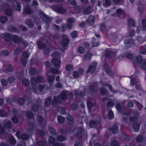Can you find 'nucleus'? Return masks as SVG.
<instances>
[{
	"instance_id": "obj_1",
	"label": "nucleus",
	"mask_w": 146,
	"mask_h": 146,
	"mask_svg": "<svg viewBox=\"0 0 146 146\" xmlns=\"http://www.w3.org/2000/svg\"><path fill=\"white\" fill-rule=\"evenodd\" d=\"M136 59L138 62H140V64L141 67L146 70V60H141V57L139 56H137Z\"/></svg>"
},
{
	"instance_id": "obj_2",
	"label": "nucleus",
	"mask_w": 146,
	"mask_h": 146,
	"mask_svg": "<svg viewBox=\"0 0 146 146\" xmlns=\"http://www.w3.org/2000/svg\"><path fill=\"white\" fill-rule=\"evenodd\" d=\"M52 63L54 65V66L58 68L60 65V59H53L52 60Z\"/></svg>"
},
{
	"instance_id": "obj_3",
	"label": "nucleus",
	"mask_w": 146,
	"mask_h": 146,
	"mask_svg": "<svg viewBox=\"0 0 146 146\" xmlns=\"http://www.w3.org/2000/svg\"><path fill=\"white\" fill-rule=\"evenodd\" d=\"M42 80V77L40 76L36 79L34 78H32L31 80V81L32 84H35L38 82H41Z\"/></svg>"
},
{
	"instance_id": "obj_4",
	"label": "nucleus",
	"mask_w": 146,
	"mask_h": 146,
	"mask_svg": "<svg viewBox=\"0 0 146 146\" xmlns=\"http://www.w3.org/2000/svg\"><path fill=\"white\" fill-rule=\"evenodd\" d=\"M96 65V62L93 63L92 65L89 67L88 70V72L92 73L94 70Z\"/></svg>"
},
{
	"instance_id": "obj_5",
	"label": "nucleus",
	"mask_w": 146,
	"mask_h": 146,
	"mask_svg": "<svg viewBox=\"0 0 146 146\" xmlns=\"http://www.w3.org/2000/svg\"><path fill=\"white\" fill-rule=\"evenodd\" d=\"M74 21V19L73 18L68 19V24L66 25L68 29L70 28L72 26L71 23H73Z\"/></svg>"
},
{
	"instance_id": "obj_6",
	"label": "nucleus",
	"mask_w": 146,
	"mask_h": 146,
	"mask_svg": "<svg viewBox=\"0 0 146 146\" xmlns=\"http://www.w3.org/2000/svg\"><path fill=\"white\" fill-rule=\"evenodd\" d=\"M57 120L59 123H62L64 121V119L63 117L58 116H57Z\"/></svg>"
},
{
	"instance_id": "obj_7",
	"label": "nucleus",
	"mask_w": 146,
	"mask_h": 146,
	"mask_svg": "<svg viewBox=\"0 0 146 146\" xmlns=\"http://www.w3.org/2000/svg\"><path fill=\"white\" fill-rule=\"evenodd\" d=\"M94 17L92 16H90L88 19V21L91 25H93L94 23Z\"/></svg>"
},
{
	"instance_id": "obj_8",
	"label": "nucleus",
	"mask_w": 146,
	"mask_h": 146,
	"mask_svg": "<svg viewBox=\"0 0 146 146\" xmlns=\"http://www.w3.org/2000/svg\"><path fill=\"white\" fill-rule=\"evenodd\" d=\"M133 127L135 131H137L139 129V125L138 123H135L133 125Z\"/></svg>"
},
{
	"instance_id": "obj_9",
	"label": "nucleus",
	"mask_w": 146,
	"mask_h": 146,
	"mask_svg": "<svg viewBox=\"0 0 146 146\" xmlns=\"http://www.w3.org/2000/svg\"><path fill=\"white\" fill-rule=\"evenodd\" d=\"M118 145V142L116 141H113L111 143L110 145H109L110 146H117Z\"/></svg>"
},
{
	"instance_id": "obj_10",
	"label": "nucleus",
	"mask_w": 146,
	"mask_h": 146,
	"mask_svg": "<svg viewBox=\"0 0 146 146\" xmlns=\"http://www.w3.org/2000/svg\"><path fill=\"white\" fill-rule=\"evenodd\" d=\"M128 23L129 26H133L134 24V21L131 19H129L128 20Z\"/></svg>"
},
{
	"instance_id": "obj_11",
	"label": "nucleus",
	"mask_w": 146,
	"mask_h": 146,
	"mask_svg": "<svg viewBox=\"0 0 146 146\" xmlns=\"http://www.w3.org/2000/svg\"><path fill=\"white\" fill-rule=\"evenodd\" d=\"M18 102L20 105H23L25 103V101L22 98H20L18 100Z\"/></svg>"
},
{
	"instance_id": "obj_12",
	"label": "nucleus",
	"mask_w": 146,
	"mask_h": 146,
	"mask_svg": "<svg viewBox=\"0 0 146 146\" xmlns=\"http://www.w3.org/2000/svg\"><path fill=\"white\" fill-rule=\"evenodd\" d=\"M108 116L110 119H112L114 117V114L113 112L110 111L108 113Z\"/></svg>"
},
{
	"instance_id": "obj_13",
	"label": "nucleus",
	"mask_w": 146,
	"mask_h": 146,
	"mask_svg": "<svg viewBox=\"0 0 146 146\" xmlns=\"http://www.w3.org/2000/svg\"><path fill=\"white\" fill-rule=\"evenodd\" d=\"M85 50L82 47H80L78 49V51L80 53H83L84 52Z\"/></svg>"
},
{
	"instance_id": "obj_14",
	"label": "nucleus",
	"mask_w": 146,
	"mask_h": 146,
	"mask_svg": "<svg viewBox=\"0 0 146 146\" xmlns=\"http://www.w3.org/2000/svg\"><path fill=\"white\" fill-rule=\"evenodd\" d=\"M68 39L64 40L62 42V44L63 46H65L68 44Z\"/></svg>"
},
{
	"instance_id": "obj_15",
	"label": "nucleus",
	"mask_w": 146,
	"mask_h": 146,
	"mask_svg": "<svg viewBox=\"0 0 146 146\" xmlns=\"http://www.w3.org/2000/svg\"><path fill=\"white\" fill-rule=\"evenodd\" d=\"M72 37V38H75L77 36V32L74 31L71 34Z\"/></svg>"
},
{
	"instance_id": "obj_16",
	"label": "nucleus",
	"mask_w": 146,
	"mask_h": 146,
	"mask_svg": "<svg viewBox=\"0 0 146 146\" xmlns=\"http://www.w3.org/2000/svg\"><path fill=\"white\" fill-rule=\"evenodd\" d=\"M7 21V18L5 17H3L0 18V21L3 23H5Z\"/></svg>"
},
{
	"instance_id": "obj_17",
	"label": "nucleus",
	"mask_w": 146,
	"mask_h": 146,
	"mask_svg": "<svg viewBox=\"0 0 146 146\" xmlns=\"http://www.w3.org/2000/svg\"><path fill=\"white\" fill-rule=\"evenodd\" d=\"M51 102V101L50 99L49 98V99H47L45 100V104L46 106H48L50 104Z\"/></svg>"
},
{
	"instance_id": "obj_18",
	"label": "nucleus",
	"mask_w": 146,
	"mask_h": 146,
	"mask_svg": "<svg viewBox=\"0 0 146 146\" xmlns=\"http://www.w3.org/2000/svg\"><path fill=\"white\" fill-rule=\"evenodd\" d=\"M23 85L27 86L29 84V82L27 79H25L23 81Z\"/></svg>"
},
{
	"instance_id": "obj_19",
	"label": "nucleus",
	"mask_w": 146,
	"mask_h": 146,
	"mask_svg": "<svg viewBox=\"0 0 146 146\" xmlns=\"http://www.w3.org/2000/svg\"><path fill=\"white\" fill-rule=\"evenodd\" d=\"M136 140L137 142H140L143 141V138L141 136H139L137 137Z\"/></svg>"
},
{
	"instance_id": "obj_20",
	"label": "nucleus",
	"mask_w": 146,
	"mask_h": 146,
	"mask_svg": "<svg viewBox=\"0 0 146 146\" xmlns=\"http://www.w3.org/2000/svg\"><path fill=\"white\" fill-rule=\"evenodd\" d=\"M47 80L49 83L53 82L54 80V78L51 76H49Z\"/></svg>"
},
{
	"instance_id": "obj_21",
	"label": "nucleus",
	"mask_w": 146,
	"mask_h": 146,
	"mask_svg": "<svg viewBox=\"0 0 146 146\" xmlns=\"http://www.w3.org/2000/svg\"><path fill=\"white\" fill-rule=\"evenodd\" d=\"M7 71L12 72L13 71V68L11 66L9 65L6 68Z\"/></svg>"
},
{
	"instance_id": "obj_22",
	"label": "nucleus",
	"mask_w": 146,
	"mask_h": 146,
	"mask_svg": "<svg viewBox=\"0 0 146 146\" xmlns=\"http://www.w3.org/2000/svg\"><path fill=\"white\" fill-rule=\"evenodd\" d=\"M87 104L88 108L89 109H91L93 106V104L91 102H88L87 103Z\"/></svg>"
},
{
	"instance_id": "obj_23",
	"label": "nucleus",
	"mask_w": 146,
	"mask_h": 146,
	"mask_svg": "<svg viewBox=\"0 0 146 146\" xmlns=\"http://www.w3.org/2000/svg\"><path fill=\"white\" fill-rule=\"evenodd\" d=\"M66 138L63 136H60L58 137V139L60 141H63L66 140Z\"/></svg>"
},
{
	"instance_id": "obj_24",
	"label": "nucleus",
	"mask_w": 146,
	"mask_h": 146,
	"mask_svg": "<svg viewBox=\"0 0 146 146\" xmlns=\"http://www.w3.org/2000/svg\"><path fill=\"white\" fill-rule=\"evenodd\" d=\"M142 25L144 30H146V20H143L142 21Z\"/></svg>"
},
{
	"instance_id": "obj_25",
	"label": "nucleus",
	"mask_w": 146,
	"mask_h": 146,
	"mask_svg": "<svg viewBox=\"0 0 146 146\" xmlns=\"http://www.w3.org/2000/svg\"><path fill=\"white\" fill-rule=\"evenodd\" d=\"M93 40L92 42V46H97L98 45V44L97 42H94L95 38H93Z\"/></svg>"
},
{
	"instance_id": "obj_26",
	"label": "nucleus",
	"mask_w": 146,
	"mask_h": 146,
	"mask_svg": "<svg viewBox=\"0 0 146 146\" xmlns=\"http://www.w3.org/2000/svg\"><path fill=\"white\" fill-rule=\"evenodd\" d=\"M49 132L52 134H54L55 132V130L52 127H49Z\"/></svg>"
},
{
	"instance_id": "obj_27",
	"label": "nucleus",
	"mask_w": 146,
	"mask_h": 146,
	"mask_svg": "<svg viewBox=\"0 0 146 146\" xmlns=\"http://www.w3.org/2000/svg\"><path fill=\"white\" fill-rule=\"evenodd\" d=\"M0 115L2 117H4L6 115V112L3 110L0 111Z\"/></svg>"
},
{
	"instance_id": "obj_28",
	"label": "nucleus",
	"mask_w": 146,
	"mask_h": 146,
	"mask_svg": "<svg viewBox=\"0 0 146 146\" xmlns=\"http://www.w3.org/2000/svg\"><path fill=\"white\" fill-rule=\"evenodd\" d=\"M66 98V94L64 93H61V99L62 100H65Z\"/></svg>"
},
{
	"instance_id": "obj_29",
	"label": "nucleus",
	"mask_w": 146,
	"mask_h": 146,
	"mask_svg": "<svg viewBox=\"0 0 146 146\" xmlns=\"http://www.w3.org/2000/svg\"><path fill=\"white\" fill-rule=\"evenodd\" d=\"M96 123L94 121H91L90 123V125L91 127H93L96 125Z\"/></svg>"
},
{
	"instance_id": "obj_30",
	"label": "nucleus",
	"mask_w": 146,
	"mask_h": 146,
	"mask_svg": "<svg viewBox=\"0 0 146 146\" xmlns=\"http://www.w3.org/2000/svg\"><path fill=\"white\" fill-rule=\"evenodd\" d=\"M1 82L3 86H5L7 85V82L4 79H2L1 80Z\"/></svg>"
},
{
	"instance_id": "obj_31",
	"label": "nucleus",
	"mask_w": 146,
	"mask_h": 146,
	"mask_svg": "<svg viewBox=\"0 0 146 146\" xmlns=\"http://www.w3.org/2000/svg\"><path fill=\"white\" fill-rule=\"evenodd\" d=\"M51 71L52 72L55 74H58L60 73L59 71L57 69L54 70L53 69Z\"/></svg>"
},
{
	"instance_id": "obj_32",
	"label": "nucleus",
	"mask_w": 146,
	"mask_h": 146,
	"mask_svg": "<svg viewBox=\"0 0 146 146\" xmlns=\"http://www.w3.org/2000/svg\"><path fill=\"white\" fill-rule=\"evenodd\" d=\"M118 129V128L117 127L115 126L114 127H113L112 128L111 130L113 133H115L117 131Z\"/></svg>"
},
{
	"instance_id": "obj_33",
	"label": "nucleus",
	"mask_w": 146,
	"mask_h": 146,
	"mask_svg": "<svg viewBox=\"0 0 146 146\" xmlns=\"http://www.w3.org/2000/svg\"><path fill=\"white\" fill-rule=\"evenodd\" d=\"M15 80L14 78L13 77H11L9 78L8 81L9 82L12 83Z\"/></svg>"
},
{
	"instance_id": "obj_34",
	"label": "nucleus",
	"mask_w": 146,
	"mask_h": 146,
	"mask_svg": "<svg viewBox=\"0 0 146 146\" xmlns=\"http://www.w3.org/2000/svg\"><path fill=\"white\" fill-rule=\"evenodd\" d=\"M10 142L12 144H14L16 143L15 140L13 137H11L10 139Z\"/></svg>"
},
{
	"instance_id": "obj_35",
	"label": "nucleus",
	"mask_w": 146,
	"mask_h": 146,
	"mask_svg": "<svg viewBox=\"0 0 146 146\" xmlns=\"http://www.w3.org/2000/svg\"><path fill=\"white\" fill-rule=\"evenodd\" d=\"M30 72L31 74H35L36 72L35 69L33 68L31 69Z\"/></svg>"
},
{
	"instance_id": "obj_36",
	"label": "nucleus",
	"mask_w": 146,
	"mask_h": 146,
	"mask_svg": "<svg viewBox=\"0 0 146 146\" xmlns=\"http://www.w3.org/2000/svg\"><path fill=\"white\" fill-rule=\"evenodd\" d=\"M27 116L29 118L32 117L33 115V114L30 112L28 111L27 113Z\"/></svg>"
},
{
	"instance_id": "obj_37",
	"label": "nucleus",
	"mask_w": 146,
	"mask_h": 146,
	"mask_svg": "<svg viewBox=\"0 0 146 146\" xmlns=\"http://www.w3.org/2000/svg\"><path fill=\"white\" fill-rule=\"evenodd\" d=\"M72 68V66L70 65H67L66 67V69L68 71H70Z\"/></svg>"
},
{
	"instance_id": "obj_38",
	"label": "nucleus",
	"mask_w": 146,
	"mask_h": 146,
	"mask_svg": "<svg viewBox=\"0 0 146 146\" xmlns=\"http://www.w3.org/2000/svg\"><path fill=\"white\" fill-rule=\"evenodd\" d=\"M12 120L14 122L17 123L18 122V120L16 116L13 117L12 118Z\"/></svg>"
},
{
	"instance_id": "obj_39",
	"label": "nucleus",
	"mask_w": 146,
	"mask_h": 146,
	"mask_svg": "<svg viewBox=\"0 0 146 146\" xmlns=\"http://www.w3.org/2000/svg\"><path fill=\"white\" fill-rule=\"evenodd\" d=\"M144 50V51L142 50L140 51V53L143 54H145L146 52V46H145L143 47L142 48Z\"/></svg>"
},
{
	"instance_id": "obj_40",
	"label": "nucleus",
	"mask_w": 146,
	"mask_h": 146,
	"mask_svg": "<svg viewBox=\"0 0 146 146\" xmlns=\"http://www.w3.org/2000/svg\"><path fill=\"white\" fill-rule=\"evenodd\" d=\"M29 55V54L27 51H26L23 53V55L25 58H27L28 57V56Z\"/></svg>"
},
{
	"instance_id": "obj_41",
	"label": "nucleus",
	"mask_w": 146,
	"mask_h": 146,
	"mask_svg": "<svg viewBox=\"0 0 146 146\" xmlns=\"http://www.w3.org/2000/svg\"><path fill=\"white\" fill-rule=\"evenodd\" d=\"M133 43V40L132 39H131L130 40H129V41H127L125 42V44H132Z\"/></svg>"
},
{
	"instance_id": "obj_42",
	"label": "nucleus",
	"mask_w": 146,
	"mask_h": 146,
	"mask_svg": "<svg viewBox=\"0 0 146 146\" xmlns=\"http://www.w3.org/2000/svg\"><path fill=\"white\" fill-rule=\"evenodd\" d=\"M106 5H104V6L106 7L107 6H109L110 5V0H106Z\"/></svg>"
},
{
	"instance_id": "obj_43",
	"label": "nucleus",
	"mask_w": 146,
	"mask_h": 146,
	"mask_svg": "<svg viewBox=\"0 0 146 146\" xmlns=\"http://www.w3.org/2000/svg\"><path fill=\"white\" fill-rule=\"evenodd\" d=\"M127 106L129 107H132L133 106V104L131 102H129L127 103Z\"/></svg>"
},
{
	"instance_id": "obj_44",
	"label": "nucleus",
	"mask_w": 146,
	"mask_h": 146,
	"mask_svg": "<svg viewBox=\"0 0 146 146\" xmlns=\"http://www.w3.org/2000/svg\"><path fill=\"white\" fill-rule=\"evenodd\" d=\"M48 141L50 143H52L54 142V139L52 137H49Z\"/></svg>"
},
{
	"instance_id": "obj_45",
	"label": "nucleus",
	"mask_w": 146,
	"mask_h": 146,
	"mask_svg": "<svg viewBox=\"0 0 146 146\" xmlns=\"http://www.w3.org/2000/svg\"><path fill=\"white\" fill-rule=\"evenodd\" d=\"M14 40L16 42H20V39L17 36H15Z\"/></svg>"
},
{
	"instance_id": "obj_46",
	"label": "nucleus",
	"mask_w": 146,
	"mask_h": 146,
	"mask_svg": "<svg viewBox=\"0 0 146 146\" xmlns=\"http://www.w3.org/2000/svg\"><path fill=\"white\" fill-rule=\"evenodd\" d=\"M114 103L112 102H109L107 104L108 107H111L113 106Z\"/></svg>"
},
{
	"instance_id": "obj_47",
	"label": "nucleus",
	"mask_w": 146,
	"mask_h": 146,
	"mask_svg": "<svg viewBox=\"0 0 146 146\" xmlns=\"http://www.w3.org/2000/svg\"><path fill=\"white\" fill-rule=\"evenodd\" d=\"M21 138L23 140H26L28 138V136L25 135H23L21 136Z\"/></svg>"
},
{
	"instance_id": "obj_48",
	"label": "nucleus",
	"mask_w": 146,
	"mask_h": 146,
	"mask_svg": "<svg viewBox=\"0 0 146 146\" xmlns=\"http://www.w3.org/2000/svg\"><path fill=\"white\" fill-rule=\"evenodd\" d=\"M32 109L33 110L35 111H36L38 110V107L37 106L34 105L32 107Z\"/></svg>"
},
{
	"instance_id": "obj_49",
	"label": "nucleus",
	"mask_w": 146,
	"mask_h": 146,
	"mask_svg": "<svg viewBox=\"0 0 146 146\" xmlns=\"http://www.w3.org/2000/svg\"><path fill=\"white\" fill-rule=\"evenodd\" d=\"M117 13H118V14L120 15L122 13L123 11L121 9H119L117 10Z\"/></svg>"
},
{
	"instance_id": "obj_50",
	"label": "nucleus",
	"mask_w": 146,
	"mask_h": 146,
	"mask_svg": "<svg viewBox=\"0 0 146 146\" xmlns=\"http://www.w3.org/2000/svg\"><path fill=\"white\" fill-rule=\"evenodd\" d=\"M6 37H7L8 39L9 38H10V36L8 34H6L5 35L4 38L6 40H7V39Z\"/></svg>"
},
{
	"instance_id": "obj_51",
	"label": "nucleus",
	"mask_w": 146,
	"mask_h": 146,
	"mask_svg": "<svg viewBox=\"0 0 146 146\" xmlns=\"http://www.w3.org/2000/svg\"><path fill=\"white\" fill-rule=\"evenodd\" d=\"M71 108L73 110H75L76 109L77 106L75 104H73L72 105Z\"/></svg>"
},
{
	"instance_id": "obj_52",
	"label": "nucleus",
	"mask_w": 146,
	"mask_h": 146,
	"mask_svg": "<svg viewBox=\"0 0 146 146\" xmlns=\"http://www.w3.org/2000/svg\"><path fill=\"white\" fill-rule=\"evenodd\" d=\"M6 13L8 15H10L11 14L12 12L11 10H8L6 11Z\"/></svg>"
},
{
	"instance_id": "obj_53",
	"label": "nucleus",
	"mask_w": 146,
	"mask_h": 146,
	"mask_svg": "<svg viewBox=\"0 0 146 146\" xmlns=\"http://www.w3.org/2000/svg\"><path fill=\"white\" fill-rule=\"evenodd\" d=\"M116 108L117 110H120L121 109V107L120 106V104H117V105L116 106Z\"/></svg>"
},
{
	"instance_id": "obj_54",
	"label": "nucleus",
	"mask_w": 146,
	"mask_h": 146,
	"mask_svg": "<svg viewBox=\"0 0 146 146\" xmlns=\"http://www.w3.org/2000/svg\"><path fill=\"white\" fill-rule=\"evenodd\" d=\"M60 55V54H59L58 52H55L53 53V54H52V56H58Z\"/></svg>"
},
{
	"instance_id": "obj_55",
	"label": "nucleus",
	"mask_w": 146,
	"mask_h": 146,
	"mask_svg": "<svg viewBox=\"0 0 146 146\" xmlns=\"http://www.w3.org/2000/svg\"><path fill=\"white\" fill-rule=\"evenodd\" d=\"M137 40L139 42H143L142 40V38L140 36L138 37L137 38Z\"/></svg>"
},
{
	"instance_id": "obj_56",
	"label": "nucleus",
	"mask_w": 146,
	"mask_h": 146,
	"mask_svg": "<svg viewBox=\"0 0 146 146\" xmlns=\"http://www.w3.org/2000/svg\"><path fill=\"white\" fill-rule=\"evenodd\" d=\"M78 75V73L76 72H74L73 73V75L75 77H76Z\"/></svg>"
},
{
	"instance_id": "obj_57",
	"label": "nucleus",
	"mask_w": 146,
	"mask_h": 146,
	"mask_svg": "<svg viewBox=\"0 0 146 146\" xmlns=\"http://www.w3.org/2000/svg\"><path fill=\"white\" fill-rule=\"evenodd\" d=\"M44 15V17L45 18H46L47 22H48V21H47V20H49V21H50V20H52V19L51 18H49V17H48L44 15Z\"/></svg>"
},
{
	"instance_id": "obj_58",
	"label": "nucleus",
	"mask_w": 146,
	"mask_h": 146,
	"mask_svg": "<svg viewBox=\"0 0 146 146\" xmlns=\"http://www.w3.org/2000/svg\"><path fill=\"white\" fill-rule=\"evenodd\" d=\"M60 99V97H59L58 98H57L56 97H54L53 99V102L56 101L58 100L59 99Z\"/></svg>"
},
{
	"instance_id": "obj_59",
	"label": "nucleus",
	"mask_w": 146,
	"mask_h": 146,
	"mask_svg": "<svg viewBox=\"0 0 146 146\" xmlns=\"http://www.w3.org/2000/svg\"><path fill=\"white\" fill-rule=\"evenodd\" d=\"M4 103V101L3 99H0V106H1L3 105Z\"/></svg>"
},
{
	"instance_id": "obj_60",
	"label": "nucleus",
	"mask_w": 146,
	"mask_h": 146,
	"mask_svg": "<svg viewBox=\"0 0 146 146\" xmlns=\"http://www.w3.org/2000/svg\"><path fill=\"white\" fill-rule=\"evenodd\" d=\"M3 54L6 55H8L9 54L8 52L7 51L5 50L3 51Z\"/></svg>"
},
{
	"instance_id": "obj_61",
	"label": "nucleus",
	"mask_w": 146,
	"mask_h": 146,
	"mask_svg": "<svg viewBox=\"0 0 146 146\" xmlns=\"http://www.w3.org/2000/svg\"><path fill=\"white\" fill-rule=\"evenodd\" d=\"M39 88L40 91H41L43 89L44 87L40 85L39 86Z\"/></svg>"
},
{
	"instance_id": "obj_62",
	"label": "nucleus",
	"mask_w": 146,
	"mask_h": 146,
	"mask_svg": "<svg viewBox=\"0 0 146 146\" xmlns=\"http://www.w3.org/2000/svg\"><path fill=\"white\" fill-rule=\"evenodd\" d=\"M45 65L46 67H48L50 65L49 62H46L45 63Z\"/></svg>"
},
{
	"instance_id": "obj_63",
	"label": "nucleus",
	"mask_w": 146,
	"mask_h": 146,
	"mask_svg": "<svg viewBox=\"0 0 146 146\" xmlns=\"http://www.w3.org/2000/svg\"><path fill=\"white\" fill-rule=\"evenodd\" d=\"M4 132V130L1 127H0V133H3Z\"/></svg>"
},
{
	"instance_id": "obj_64",
	"label": "nucleus",
	"mask_w": 146,
	"mask_h": 146,
	"mask_svg": "<svg viewBox=\"0 0 146 146\" xmlns=\"http://www.w3.org/2000/svg\"><path fill=\"white\" fill-rule=\"evenodd\" d=\"M17 146H26L25 143L24 142H23L20 145H19Z\"/></svg>"
}]
</instances>
